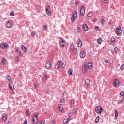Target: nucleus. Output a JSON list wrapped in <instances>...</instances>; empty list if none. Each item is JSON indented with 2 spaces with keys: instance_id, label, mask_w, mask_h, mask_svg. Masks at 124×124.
<instances>
[{
  "instance_id": "1",
  "label": "nucleus",
  "mask_w": 124,
  "mask_h": 124,
  "mask_svg": "<svg viewBox=\"0 0 124 124\" xmlns=\"http://www.w3.org/2000/svg\"><path fill=\"white\" fill-rule=\"evenodd\" d=\"M93 67V64L92 62H89L88 63L84 64V67L82 69L83 73H86V71H88V69H92Z\"/></svg>"
},
{
  "instance_id": "2",
  "label": "nucleus",
  "mask_w": 124,
  "mask_h": 124,
  "mask_svg": "<svg viewBox=\"0 0 124 124\" xmlns=\"http://www.w3.org/2000/svg\"><path fill=\"white\" fill-rule=\"evenodd\" d=\"M95 111L97 114H102V112L103 111V108L100 106L97 107L95 109Z\"/></svg>"
},
{
  "instance_id": "3",
  "label": "nucleus",
  "mask_w": 124,
  "mask_h": 124,
  "mask_svg": "<svg viewBox=\"0 0 124 124\" xmlns=\"http://www.w3.org/2000/svg\"><path fill=\"white\" fill-rule=\"evenodd\" d=\"M38 123V115H34L33 117L32 124H37Z\"/></svg>"
},
{
  "instance_id": "4",
  "label": "nucleus",
  "mask_w": 124,
  "mask_h": 124,
  "mask_svg": "<svg viewBox=\"0 0 124 124\" xmlns=\"http://www.w3.org/2000/svg\"><path fill=\"white\" fill-rule=\"evenodd\" d=\"M115 31L117 35H122V29L121 28V26H119V27H118L117 28H116Z\"/></svg>"
},
{
  "instance_id": "5",
  "label": "nucleus",
  "mask_w": 124,
  "mask_h": 124,
  "mask_svg": "<svg viewBox=\"0 0 124 124\" xmlns=\"http://www.w3.org/2000/svg\"><path fill=\"white\" fill-rule=\"evenodd\" d=\"M60 44L62 48H64V46H65V41L63 38H62L60 39Z\"/></svg>"
},
{
  "instance_id": "6",
  "label": "nucleus",
  "mask_w": 124,
  "mask_h": 124,
  "mask_svg": "<svg viewBox=\"0 0 124 124\" xmlns=\"http://www.w3.org/2000/svg\"><path fill=\"white\" fill-rule=\"evenodd\" d=\"M76 18H77V12L76 11H74L71 18V22H74L76 19Z\"/></svg>"
},
{
  "instance_id": "7",
  "label": "nucleus",
  "mask_w": 124,
  "mask_h": 124,
  "mask_svg": "<svg viewBox=\"0 0 124 124\" xmlns=\"http://www.w3.org/2000/svg\"><path fill=\"white\" fill-rule=\"evenodd\" d=\"M113 87H119L120 86V80L118 79H115L113 80Z\"/></svg>"
},
{
  "instance_id": "8",
  "label": "nucleus",
  "mask_w": 124,
  "mask_h": 124,
  "mask_svg": "<svg viewBox=\"0 0 124 124\" xmlns=\"http://www.w3.org/2000/svg\"><path fill=\"white\" fill-rule=\"evenodd\" d=\"M0 47L2 49H7L8 48V44L2 43L0 45Z\"/></svg>"
},
{
  "instance_id": "9",
  "label": "nucleus",
  "mask_w": 124,
  "mask_h": 124,
  "mask_svg": "<svg viewBox=\"0 0 124 124\" xmlns=\"http://www.w3.org/2000/svg\"><path fill=\"white\" fill-rule=\"evenodd\" d=\"M85 14V6L82 5L80 8V16H84Z\"/></svg>"
},
{
  "instance_id": "10",
  "label": "nucleus",
  "mask_w": 124,
  "mask_h": 124,
  "mask_svg": "<svg viewBox=\"0 0 124 124\" xmlns=\"http://www.w3.org/2000/svg\"><path fill=\"white\" fill-rule=\"evenodd\" d=\"M46 12L47 13V15L50 16L51 15V7L50 6L47 5L46 7Z\"/></svg>"
},
{
  "instance_id": "11",
  "label": "nucleus",
  "mask_w": 124,
  "mask_h": 124,
  "mask_svg": "<svg viewBox=\"0 0 124 124\" xmlns=\"http://www.w3.org/2000/svg\"><path fill=\"white\" fill-rule=\"evenodd\" d=\"M45 68L46 69H50L51 68V62L49 61H47L45 64Z\"/></svg>"
},
{
  "instance_id": "12",
  "label": "nucleus",
  "mask_w": 124,
  "mask_h": 124,
  "mask_svg": "<svg viewBox=\"0 0 124 124\" xmlns=\"http://www.w3.org/2000/svg\"><path fill=\"white\" fill-rule=\"evenodd\" d=\"M9 88L11 91H13V90L14 89V85H13V83H12V82H9Z\"/></svg>"
},
{
  "instance_id": "13",
  "label": "nucleus",
  "mask_w": 124,
  "mask_h": 124,
  "mask_svg": "<svg viewBox=\"0 0 124 124\" xmlns=\"http://www.w3.org/2000/svg\"><path fill=\"white\" fill-rule=\"evenodd\" d=\"M83 44V42L81 39H78V47H82V45Z\"/></svg>"
},
{
  "instance_id": "14",
  "label": "nucleus",
  "mask_w": 124,
  "mask_h": 124,
  "mask_svg": "<svg viewBox=\"0 0 124 124\" xmlns=\"http://www.w3.org/2000/svg\"><path fill=\"white\" fill-rule=\"evenodd\" d=\"M58 110L60 112H63V108L62 107V105L61 104L58 105Z\"/></svg>"
},
{
  "instance_id": "15",
  "label": "nucleus",
  "mask_w": 124,
  "mask_h": 124,
  "mask_svg": "<svg viewBox=\"0 0 124 124\" xmlns=\"http://www.w3.org/2000/svg\"><path fill=\"white\" fill-rule=\"evenodd\" d=\"M82 28L85 31H88V29L89 27H88V25L87 24H84L82 25Z\"/></svg>"
},
{
  "instance_id": "16",
  "label": "nucleus",
  "mask_w": 124,
  "mask_h": 124,
  "mask_svg": "<svg viewBox=\"0 0 124 124\" xmlns=\"http://www.w3.org/2000/svg\"><path fill=\"white\" fill-rule=\"evenodd\" d=\"M6 26L8 28H11L12 27V23L11 22L7 21Z\"/></svg>"
},
{
  "instance_id": "17",
  "label": "nucleus",
  "mask_w": 124,
  "mask_h": 124,
  "mask_svg": "<svg viewBox=\"0 0 124 124\" xmlns=\"http://www.w3.org/2000/svg\"><path fill=\"white\" fill-rule=\"evenodd\" d=\"M85 56H86V53L84 51H82L80 54V56L81 58V59L85 58Z\"/></svg>"
},
{
  "instance_id": "18",
  "label": "nucleus",
  "mask_w": 124,
  "mask_h": 124,
  "mask_svg": "<svg viewBox=\"0 0 124 124\" xmlns=\"http://www.w3.org/2000/svg\"><path fill=\"white\" fill-rule=\"evenodd\" d=\"M58 62L59 63V66H60V67H62V68H63V67H64V63H63L62 62L58 61Z\"/></svg>"
},
{
  "instance_id": "19",
  "label": "nucleus",
  "mask_w": 124,
  "mask_h": 124,
  "mask_svg": "<svg viewBox=\"0 0 124 124\" xmlns=\"http://www.w3.org/2000/svg\"><path fill=\"white\" fill-rule=\"evenodd\" d=\"M16 52L17 53L18 56H21V55H22V52L20 50H19V48H16Z\"/></svg>"
},
{
  "instance_id": "20",
  "label": "nucleus",
  "mask_w": 124,
  "mask_h": 124,
  "mask_svg": "<svg viewBox=\"0 0 124 124\" xmlns=\"http://www.w3.org/2000/svg\"><path fill=\"white\" fill-rule=\"evenodd\" d=\"M71 120V117L68 116L67 119H65L64 120V123H65V124H67L69 121Z\"/></svg>"
},
{
  "instance_id": "21",
  "label": "nucleus",
  "mask_w": 124,
  "mask_h": 124,
  "mask_svg": "<svg viewBox=\"0 0 124 124\" xmlns=\"http://www.w3.org/2000/svg\"><path fill=\"white\" fill-rule=\"evenodd\" d=\"M55 69H59V68H60V64L59 62H58L57 63L55 64Z\"/></svg>"
},
{
  "instance_id": "22",
  "label": "nucleus",
  "mask_w": 124,
  "mask_h": 124,
  "mask_svg": "<svg viewBox=\"0 0 124 124\" xmlns=\"http://www.w3.org/2000/svg\"><path fill=\"white\" fill-rule=\"evenodd\" d=\"M22 51H24L25 53L27 52V47L24 46V45H22Z\"/></svg>"
},
{
  "instance_id": "23",
  "label": "nucleus",
  "mask_w": 124,
  "mask_h": 124,
  "mask_svg": "<svg viewBox=\"0 0 124 124\" xmlns=\"http://www.w3.org/2000/svg\"><path fill=\"white\" fill-rule=\"evenodd\" d=\"M97 42L98 44H101V42H102V39H101V38H99L97 39Z\"/></svg>"
},
{
  "instance_id": "24",
  "label": "nucleus",
  "mask_w": 124,
  "mask_h": 124,
  "mask_svg": "<svg viewBox=\"0 0 124 124\" xmlns=\"http://www.w3.org/2000/svg\"><path fill=\"white\" fill-rule=\"evenodd\" d=\"M2 120H3V121H7V116H6V115H3Z\"/></svg>"
},
{
  "instance_id": "25",
  "label": "nucleus",
  "mask_w": 124,
  "mask_h": 124,
  "mask_svg": "<svg viewBox=\"0 0 124 124\" xmlns=\"http://www.w3.org/2000/svg\"><path fill=\"white\" fill-rule=\"evenodd\" d=\"M72 72H73V71H72V69H71V68H70V69L68 70V74H69L70 75L72 76Z\"/></svg>"
},
{
  "instance_id": "26",
  "label": "nucleus",
  "mask_w": 124,
  "mask_h": 124,
  "mask_svg": "<svg viewBox=\"0 0 124 124\" xmlns=\"http://www.w3.org/2000/svg\"><path fill=\"white\" fill-rule=\"evenodd\" d=\"M85 84L87 85V86H89L90 85V79H87L85 80Z\"/></svg>"
},
{
  "instance_id": "27",
  "label": "nucleus",
  "mask_w": 124,
  "mask_h": 124,
  "mask_svg": "<svg viewBox=\"0 0 124 124\" xmlns=\"http://www.w3.org/2000/svg\"><path fill=\"white\" fill-rule=\"evenodd\" d=\"M115 120H117V119H118V111L117 110H115Z\"/></svg>"
},
{
  "instance_id": "28",
  "label": "nucleus",
  "mask_w": 124,
  "mask_h": 124,
  "mask_svg": "<svg viewBox=\"0 0 124 124\" xmlns=\"http://www.w3.org/2000/svg\"><path fill=\"white\" fill-rule=\"evenodd\" d=\"M42 30L43 31H46V30H47V25H44L43 28H42Z\"/></svg>"
},
{
  "instance_id": "29",
  "label": "nucleus",
  "mask_w": 124,
  "mask_h": 124,
  "mask_svg": "<svg viewBox=\"0 0 124 124\" xmlns=\"http://www.w3.org/2000/svg\"><path fill=\"white\" fill-rule=\"evenodd\" d=\"M82 31V29H81L80 27H77V31H78V32H80V31Z\"/></svg>"
},
{
  "instance_id": "30",
  "label": "nucleus",
  "mask_w": 124,
  "mask_h": 124,
  "mask_svg": "<svg viewBox=\"0 0 124 124\" xmlns=\"http://www.w3.org/2000/svg\"><path fill=\"white\" fill-rule=\"evenodd\" d=\"M15 61V62H19V57L18 56L16 57Z\"/></svg>"
},
{
  "instance_id": "31",
  "label": "nucleus",
  "mask_w": 124,
  "mask_h": 124,
  "mask_svg": "<svg viewBox=\"0 0 124 124\" xmlns=\"http://www.w3.org/2000/svg\"><path fill=\"white\" fill-rule=\"evenodd\" d=\"M92 16H93V13L92 12H90L87 14V17H92Z\"/></svg>"
},
{
  "instance_id": "32",
  "label": "nucleus",
  "mask_w": 124,
  "mask_h": 124,
  "mask_svg": "<svg viewBox=\"0 0 124 124\" xmlns=\"http://www.w3.org/2000/svg\"><path fill=\"white\" fill-rule=\"evenodd\" d=\"M60 102L61 103H64V102H65V100L63 98H62L60 99Z\"/></svg>"
},
{
  "instance_id": "33",
  "label": "nucleus",
  "mask_w": 124,
  "mask_h": 124,
  "mask_svg": "<svg viewBox=\"0 0 124 124\" xmlns=\"http://www.w3.org/2000/svg\"><path fill=\"white\" fill-rule=\"evenodd\" d=\"M26 112L27 116H29L30 114H31V112H30V111H29V109H26Z\"/></svg>"
},
{
  "instance_id": "34",
  "label": "nucleus",
  "mask_w": 124,
  "mask_h": 124,
  "mask_svg": "<svg viewBox=\"0 0 124 124\" xmlns=\"http://www.w3.org/2000/svg\"><path fill=\"white\" fill-rule=\"evenodd\" d=\"M95 122V123H98V122H99V116L96 118Z\"/></svg>"
},
{
  "instance_id": "35",
  "label": "nucleus",
  "mask_w": 124,
  "mask_h": 124,
  "mask_svg": "<svg viewBox=\"0 0 124 124\" xmlns=\"http://www.w3.org/2000/svg\"><path fill=\"white\" fill-rule=\"evenodd\" d=\"M5 58H3L2 59V64H5Z\"/></svg>"
},
{
  "instance_id": "36",
  "label": "nucleus",
  "mask_w": 124,
  "mask_h": 124,
  "mask_svg": "<svg viewBox=\"0 0 124 124\" xmlns=\"http://www.w3.org/2000/svg\"><path fill=\"white\" fill-rule=\"evenodd\" d=\"M72 52H74V54H77V49L76 48H74L72 50Z\"/></svg>"
},
{
  "instance_id": "37",
  "label": "nucleus",
  "mask_w": 124,
  "mask_h": 124,
  "mask_svg": "<svg viewBox=\"0 0 124 124\" xmlns=\"http://www.w3.org/2000/svg\"><path fill=\"white\" fill-rule=\"evenodd\" d=\"M7 79L8 81H10V80L11 79V77L8 75V76H7Z\"/></svg>"
},
{
  "instance_id": "38",
  "label": "nucleus",
  "mask_w": 124,
  "mask_h": 124,
  "mask_svg": "<svg viewBox=\"0 0 124 124\" xmlns=\"http://www.w3.org/2000/svg\"><path fill=\"white\" fill-rule=\"evenodd\" d=\"M39 124H45V121L44 120H41L39 122Z\"/></svg>"
},
{
  "instance_id": "39",
  "label": "nucleus",
  "mask_w": 124,
  "mask_h": 124,
  "mask_svg": "<svg viewBox=\"0 0 124 124\" xmlns=\"http://www.w3.org/2000/svg\"><path fill=\"white\" fill-rule=\"evenodd\" d=\"M44 78L45 80H47L48 79V75H47V74H45Z\"/></svg>"
},
{
  "instance_id": "40",
  "label": "nucleus",
  "mask_w": 124,
  "mask_h": 124,
  "mask_svg": "<svg viewBox=\"0 0 124 124\" xmlns=\"http://www.w3.org/2000/svg\"><path fill=\"white\" fill-rule=\"evenodd\" d=\"M70 49H71V50H73L74 49V45L72 44L70 46Z\"/></svg>"
},
{
  "instance_id": "41",
  "label": "nucleus",
  "mask_w": 124,
  "mask_h": 124,
  "mask_svg": "<svg viewBox=\"0 0 124 124\" xmlns=\"http://www.w3.org/2000/svg\"><path fill=\"white\" fill-rule=\"evenodd\" d=\"M102 1L104 3H107L109 1V0H102Z\"/></svg>"
},
{
  "instance_id": "42",
  "label": "nucleus",
  "mask_w": 124,
  "mask_h": 124,
  "mask_svg": "<svg viewBox=\"0 0 124 124\" xmlns=\"http://www.w3.org/2000/svg\"><path fill=\"white\" fill-rule=\"evenodd\" d=\"M101 25H103L104 23V19H101L100 20Z\"/></svg>"
},
{
  "instance_id": "43",
  "label": "nucleus",
  "mask_w": 124,
  "mask_h": 124,
  "mask_svg": "<svg viewBox=\"0 0 124 124\" xmlns=\"http://www.w3.org/2000/svg\"><path fill=\"white\" fill-rule=\"evenodd\" d=\"M124 64H122L120 67V69L121 70H124Z\"/></svg>"
},
{
  "instance_id": "44",
  "label": "nucleus",
  "mask_w": 124,
  "mask_h": 124,
  "mask_svg": "<svg viewBox=\"0 0 124 124\" xmlns=\"http://www.w3.org/2000/svg\"><path fill=\"white\" fill-rule=\"evenodd\" d=\"M120 94L121 96H124V91H122L120 92Z\"/></svg>"
},
{
  "instance_id": "45",
  "label": "nucleus",
  "mask_w": 124,
  "mask_h": 124,
  "mask_svg": "<svg viewBox=\"0 0 124 124\" xmlns=\"http://www.w3.org/2000/svg\"><path fill=\"white\" fill-rule=\"evenodd\" d=\"M124 100V99L121 100H119L117 102L118 104H121L123 102V101Z\"/></svg>"
},
{
  "instance_id": "46",
  "label": "nucleus",
  "mask_w": 124,
  "mask_h": 124,
  "mask_svg": "<svg viewBox=\"0 0 124 124\" xmlns=\"http://www.w3.org/2000/svg\"><path fill=\"white\" fill-rule=\"evenodd\" d=\"M77 112V108L74 109V110L73 111V113H74V114H75Z\"/></svg>"
},
{
  "instance_id": "47",
  "label": "nucleus",
  "mask_w": 124,
  "mask_h": 124,
  "mask_svg": "<svg viewBox=\"0 0 124 124\" xmlns=\"http://www.w3.org/2000/svg\"><path fill=\"white\" fill-rule=\"evenodd\" d=\"M115 53H117L118 52V47L116 46L114 48Z\"/></svg>"
},
{
  "instance_id": "48",
  "label": "nucleus",
  "mask_w": 124,
  "mask_h": 124,
  "mask_svg": "<svg viewBox=\"0 0 124 124\" xmlns=\"http://www.w3.org/2000/svg\"><path fill=\"white\" fill-rule=\"evenodd\" d=\"M10 14L11 16H14V12H11Z\"/></svg>"
},
{
  "instance_id": "49",
  "label": "nucleus",
  "mask_w": 124,
  "mask_h": 124,
  "mask_svg": "<svg viewBox=\"0 0 124 124\" xmlns=\"http://www.w3.org/2000/svg\"><path fill=\"white\" fill-rule=\"evenodd\" d=\"M111 41H112V42L115 43V38H112L111 39Z\"/></svg>"
},
{
  "instance_id": "50",
  "label": "nucleus",
  "mask_w": 124,
  "mask_h": 124,
  "mask_svg": "<svg viewBox=\"0 0 124 124\" xmlns=\"http://www.w3.org/2000/svg\"><path fill=\"white\" fill-rule=\"evenodd\" d=\"M34 87L35 89H37V84H36V83L34 84Z\"/></svg>"
},
{
  "instance_id": "51",
  "label": "nucleus",
  "mask_w": 124,
  "mask_h": 124,
  "mask_svg": "<svg viewBox=\"0 0 124 124\" xmlns=\"http://www.w3.org/2000/svg\"><path fill=\"white\" fill-rule=\"evenodd\" d=\"M68 116L71 118V117H72V113H69Z\"/></svg>"
},
{
  "instance_id": "52",
  "label": "nucleus",
  "mask_w": 124,
  "mask_h": 124,
  "mask_svg": "<svg viewBox=\"0 0 124 124\" xmlns=\"http://www.w3.org/2000/svg\"><path fill=\"white\" fill-rule=\"evenodd\" d=\"M74 103V100H71V104H73Z\"/></svg>"
},
{
  "instance_id": "53",
  "label": "nucleus",
  "mask_w": 124,
  "mask_h": 124,
  "mask_svg": "<svg viewBox=\"0 0 124 124\" xmlns=\"http://www.w3.org/2000/svg\"><path fill=\"white\" fill-rule=\"evenodd\" d=\"M52 124H56V121H55V120H52Z\"/></svg>"
},
{
  "instance_id": "54",
  "label": "nucleus",
  "mask_w": 124,
  "mask_h": 124,
  "mask_svg": "<svg viewBox=\"0 0 124 124\" xmlns=\"http://www.w3.org/2000/svg\"><path fill=\"white\" fill-rule=\"evenodd\" d=\"M105 63H109V62H108V60H106L105 61Z\"/></svg>"
},
{
  "instance_id": "55",
  "label": "nucleus",
  "mask_w": 124,
  "mask_h": 124,
  "mask_svg": "<svg viewBox=\"0 0 124 124\" xmlns=\"http://www.w3.org/2000/svg\"><path fill=\"white\" fill-rule=\"evenodd\" d=\"M94 28H95V30H98L99 27H98V26H95V27H94Z\"/></svg>"
},
{
  "instance_id": "56",
  "label": "nucleus",
  "mask_w": 124,
  "mask_h": 124,
  "mask_svg": "<svg viewBox=\"0 0 124 124\" xmlns=\"http://www.w3.org/2000/svg\"><path fill=\"white\" fill-rule=\"evenodd\" d=\"M31 35H32V36H34V35H35L34 32H32Z\"/></svg>"
},
{
  "instance_id": "57",
  "label": "nucleus",
  "mask_w": 124,
  "mask_h": 124,
  "mask_svg": "<svg viewBox=\"0 0 124 124\" xmlns=\"http://www.w3.org/2000/svg\"><path fill=\"white\" fill-rule=\"evenodd\" d=\"M112 41H108V44H111Z\"/></svg>"
},
{
  "instance_id": "58",
  "label": "nucleus",
  "mask_w": 124,
  "mask_h": 124,
  "mask_svg": "<svg viewBox=\"0 0 124 124\" xmlns=\"http://www.w3.org/2000/svg\"><path fill=\"white\" fill-rule=\"evenodd\" d=\"M46 93H49V90H46Z\"/></svg>"
},
{
  "instance_id": "59",
  "label": "nucleus",
  "mask_w": 124,
  "mask_h": 124,
  "mask_svg": "<svg viewBox=\"0 0 124 124\" xmlns=\"http://www.w3.org/2000/svg\"><path fill=\"white\" fill-rule=\"evenodd\" d=\"M23 124H28V122H27V121H24Z\"/></svg>"
},
{
  "instance_id": "60",
  "label": "nucleus",
  "mask_w": 124,
  "mask_h": 124,
  "mask_svg": "<svg viewBox=\"0 0 124 124\" xmlns=\"http://www.w3.org/2000/svg\"><path fill=\"white\" fill-rule=\"evenodd\" d=\"M11 124V122L10 121H8L7 124Z\"/></svg>"
},
{
  "instance_id": "61",
  "label": "nucleus",
  "mask_w": 124,
  "mask_h": 124,
  "mask_svg": "<svg viewBox=\"0 0 124 124\" xmlns=\"http://www.w3.org/2000/svg\"><path fill=\"white\" fill-rule=\"evenodd\" d=\"M12 94H14V91L12 92Z\"/></svg>"
},
{
  "instance_id": "62",
  "label": "nucleus",
  "mask_w": 124,
  "mask_h": 124,
  "mask_svg": "<svg viewBox=\"0 0 124 124\" xmlns=\"http://www.w3.org/2000/svg\"><path fill=\"white\" fill-rule=\"evenodd\" d=\"M94 22H96V18H95V19H94Z\"/></svg>"
},
{
  "instance_id": "63",
  "label": "nucleus",
  "mask_w": 124,
  "mask_h": 124,
  "mask_svg": "<svg viewBox=\"0 0 124 124\" xmlns=\"http://www.w3.org/2000/svg\"><path fill=\"white\" fill-rule=\"evenodd\" d=\"M108 25H111V23L110 22H108Z\"/></svg>"
}]
</instances>
